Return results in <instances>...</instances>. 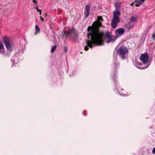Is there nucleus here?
<instances>
[{"label": "nucleus", "mask_w": 155, "mask_h": 155, "mask_svg": "<svg viewBox=\"0 0 155 155\" xmlns=\"http://www.w3.org/2000/svg\"><path fill=\"white\" fill-rule=\"evenodd\" d=\"M120 14V12L119 11H116L114 12L113 18L111 23V25L113 28H116L118 23L120 21L119 19V16Z\"/></svg>", "instance_id": "f03ea898"}, {"label": "nucleus", "mask_w": 155, "mask_h": 155, "mask_svg": "<svg viewBox=\"0 0 155 155\" xmlns=\"http://www.w3.org/2000/svg\"><path fill=\"white\" fill-rule=\"evenodd\" d=\"M35 34L36 35L37 33H38L40 32V29L38 25H35Z\"/></svg>", "instance_id": "9b49d317"}, {"label": "nucleus", "mask_w": 155, "mask_h": 155, "mask_svg": "<svg viewBox=\"0 0 155 155\" xmlns=\"http://www.w3.org/2000/svg\"><path fill=\"white\" fill-rule=\"evenodd\" d=\"M124 31L123 28H120L115 31L116 33H118L119 35H122L124 33Z\"/></svg>", "instance_id": "9d476101"}, {"label": "nucleus", "mask_w": 155, "mask_h": 155, "mask_svg": "<svg viewBox=\"0 0 155 155\" xmlns=\"http://www.w3.org/2000/svg\"><path fill=\"white\" fill-rule=\"evenodd\" d=\"M152 153L153 154H155V147L153 150Z\"/></svg>", "instance_id": "412c9836"}, {"label": "nucleus", "mask_w": 155, "mask_h": 155, "mask_svg": "<svg viewBox=\"0 0 155 155\" xmlns=\"http://www.w3.org/2000/svg\"><path fill=\"white\" fill-rule=\"evenodd\" d=\"M75 32L74 29L73 28H69V30H67L64 32V35L65 37H68L70 35L72 34H74Z\"/></svg>", "instance_id": "0eeeda50"}, {"label": "nucleus", "mask_w": 155, "mask_h": 155, "mask_svg": "<svg viewBox=\"0 0 155 155\" xmlns=\"http://www.w3.org/2000/svg\"><path fill=\"white\" fill-rule=\"evenodd\" d=\"M103 39L104 41V39L106 40V41L107 43H109L111 42L114 41L115 40V38L114 36L111 35L109 31H107L104 35H103Z\"/></svg>", "instance_id": "39448f33"}, {"label": "nucleus", "mask_w": 155, "mask_h": 155, "mask_svg": "<svg viewBox=\"0 0 155 155\" xmlns=\"http://www.w3.org/2000/svg\"><path fill=\"white\" fill-rule=\"evenodd\" d=\"M97 20V21L93 22L92 26H89L87 29L88 32L87 37L90 38L91 36V40L87 41L86 43L87 46L91 48H92L93 46L94 45L99 46L104 45V33L101 31L99 29V28L102 26L100 21H103V19L102 16H98Z\"/></svg>", "instance_id": "f257e3e1"}, {"label": "nucleus", "mask_w": 155, "mask_h": 155, "mask_svg": "<svg viewBox=\"0 0 155 155\" xmlns=\"http://www.w3.org/2000/svg\"><path fill=\"white\" fill-rule=\"evenodd\" d=\"M68 49L67 47H64V52L67 53L68 51Z\"/></svg>", "instance_id": "6ab92c4d"}, {"label": "nucleus", "mask_w": 155, "mask_h": 155, "mask_svg": "<svg viewBox=\"0 0 155 155\" xmlns=\"http://www.w3.org/2000/svg\"><path fill=\"white\" fill-rule=\"evenodd\" d=\"M135 3V2H134L133 3V4H134ZM132 4H133V3H132Z\"/></svg>", "instance_id": "cd10ccee"}, {"label": "nucleus", "mask_w": 155, "mask_h": 155, "mask_svg": "<svg viewBox=\"0 0 155 155\" xmlns=\"http://www.w3.org/2000/svg\"><path fill=\"white\" fill-rule=\"evenodd\" d=\"M41 20L42 21H44V19L41 16H40Z\"/></svg>", "instance_id": "4be33fe9"}, {"label": "nucleus", "mask_w": 155, "mask_h": 155, "mask_svg": "<svg viewBox=\"0 0 155 155\" xmlns=\"http://www.w3.org/2000/svg\"><path fill=\"white\" fill-rule=\"evenodd\" d=\"M2 40L6 49L10 51H12L13 49V48L10 38L7 36H4L2 37Z\"/></svg>", "instance_id": "7ed1b4c3"}, {"label": "nucleus", "mask_w": 155, "mask_h": 155, "mask_svg": "<svg viewBox=\"0 0 155 155\" xmlns=\"http://www.w3.org/2000/svg\"><path fill=\"white\" fill-rule=\"evenodd\" d=\"M130 21L133 23L137 22V19L134 16L131 17Z\"/></svg>", "instance_id": "f8f14e48"}, {"label": "nucleus", "mask_w": 155, "mask_h": 155, "mask_svg": "<svg viewBox=\"0 0 155 155\" xmlns=\"http://www.w3.org/2000/svg\"><path fill=\"white\" fill-rule=\"evenodd\" d=\"M33 2L35 3H37L36 1H35V0H33Z\"/></svg>", "instance_id": "5701e85b"}, {"label": "nucleus", "mask_w": 155, "mask_h": 155, "mask_svg": "<svg viewBox=\"0 0 155 155\" xmlns=\"http://www.w3.org/2000/svg\"><path fill=\"white\" fill-rule=\"evenodd\" d=\"M57 47V46L56 45H54V46L52 48H51V53H53L54 52L56 49V48Z\"/></svg>", "instance_id": "2eb2a0df"}, {"label": "nucleus", "mask_w": 155, "mask_h": 155, "mask_svg": "<svg viewBox=\"0 0 155 155\" xmlns=\"http://www.w3.org/2000/svg\"><path fill=\"white\" fill-rule=\"evenodd\" d=\"M119 66V63H117L116 62H114V69L115 71L116 70L117 68H118Z\"/></svg>", "instance_id": "ddd939ff"}, {"label": "nucleus", "mask_w": 155, "mask_h": 155, "mask_svg": "<svg viewBox=\"0 0 155 155\" xmlns=\"http://www.w3.org/2000/svg\"><path fill=\"white\" fill-rule=\"evenodd\" d=\"M4 48V47L3 43L2 41L0 40V49H2Z\"/></svg>", "instance_id": "dca6fc26"}, {"label": "nucleus", "mask_w": 155, "mask_h": 155, "mask_svg": "<svg viewBox=\"0 0 155 155\" xmlns=\"http://www.w3.org/2000/svg\"><path fill=\"white\" fill-rule=\"evenodd\" d=\"M149 55L147 53H144L142 54L140 57L139 59L143 63L146 64L149 62Z\"/></svg>", "instance_id": "423d86ee"}, {"label": "nucleus", "mask_w": 155, "mask_h": 155, "mask_svg": "<svg viewBox=\"0 0 155 155\" xmlns=\"http://www.w3.org/2000/svg\"><path fill=\"white\" fill-rule=\"evenodd\" d=\"M84 112H84H84H83V114H84V115L86 116V114H85L84 113Z\"/></svg>", "instance_id": "a878e982"}, {"label": "nucleus", "mask_w": 155, "mask_h": 155, "mask_svg": "<svg viewBox=\"0 0 155 155\" xmlns=\"http://www.w3.org/2000/svg\"><path fill=\"white\" fill-rule=\"evenodd\" d=\"M115 6L117 8H119L120 6V4L119 2H116L115 3Z\"/></svg>", "instance_id": "a211bd4d"}, {"label": "nucleus", "mask_w": 155, "mask_h": 155, "mask_svg": "<svg viewBox=\"0 0 155 155\" xmlns=\"http://www.w3.org/2000/svg\"><path fill=\"white\" fill-rule=\"evenodd\" d=\"M41 12H40V13H39V14H40V15H41Z\"/></svg>", "instance_id": "bb28decb"}, {"label": "nucleus", "mask_w": 155, "mask_h": 155, "mask_svg": "<svg viewBox=\"0 0 155 155\" xmlns=\"http://www.w3.org/2000/svg\"><path fill=\"white\" fill-rule=\"evenodd\" d=\"M84 50L85 51H88V50L89 48H88V47L87 46H85V48H84Z\"/></svg>", "instance_id": "aec40b11"}, {"label": "nucleus", "mask_w": 155, "mask_h": 155, "mask_svg": "<svg viewBox=\"0 0 155 155\" xmlns=\"http://www.w3.org/2000/svg\"><path fill=\"white\" fill-rule=\"evenodd\" d=\"M145 1V0H137L136 2H135V6L136 7L140 6Z\"/></svg>", "instance_id": "1a4fd4ad"}, {"label": "nucleus", "mask_w": 155, "mask_h": 155, "mask_svg": "<svg viewBox=\"0 0 155 155\" xmlns=\"http://www.w3.org/2000/svg\"><path fill=\"white\" fill-rule=\"evenodd\" d=\"M116 52L118 55L121 56L122 60H124L126 58L125 55L128 52V50L126 47L121 46L117 49Z\"/></svg>", "instance_id": "20e7f679"}, {"label": "nucleus", "mask_w": 155, "mask_h": 155, "mask_svg": "<svg viewBox=\"0 0 155 155\" xmlns=\"http://www.w3.org/2000/svg\"><path fill=\"white\" fill-rule=\"evenodd\" d=\"M90 7L91 5L88 4L86 5L85 7L84 14L85 15V17L86 18L88 17L89 15Z\"/></svg>", "instance_id": "6e6552de"}, {"label": "nucleus", "mask_w": 155, "mask_h": 155, "mask_svg": "<svg viewBox=\"0 0 155 155\" xmlns=\"http://www.w3.org/2000/svg\"><path fill=\"white\" fill-rule=\"evenodd\" d=\"M151 38L153 40H155V33L153 34Z\"/></svg>", "instance_id": "f3484780"}, {"label": "nucleus", "mask_w": 155, "mask_h": 155, "mask_svg": "<svg viewBox=\"0 0 155 155\" xmlns=\"http://www.w3.org/2000/svg\"><path fill=\"white\" fill-rule=\"evenodd\" d=\"M37 11H38L40 12H41V10H39L38 9L37 10Z\"/></svg>", "instance_id": "b1692460"}, {"label": "nucleus", "mask_w": 155, "mask_h": 155, "mask_svg": "<svg viewBox=\"0 0 155 155\" xmlns=\"http://www.w3.org/2000/svg\"><path fill=\"white\" fill-rule=\"evenodd\" d=\"M35 8L37 10H38V6H36Z\"/></svg>", "instance_id": "393cba45"}, {"label": "nucleus", "mask_w": 155, "mask_h": 155, "mask_svg": "<svg viewBox=\"0 0 155 155\" xmlns=\"http://www.w3.org/2000/svg\"><path fill=\"white\" fill-rule=\"evenodd\" d=\"M5 54V51L4 48L2 49H0V54L4 55Z\"/></svg>", "instance_id": "4468645a"}]
</instances>
